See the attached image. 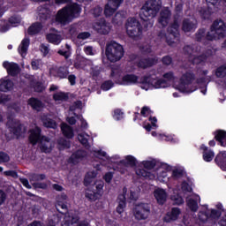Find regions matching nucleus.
<instances>
[{"label":"nucleus","mask_w":226,"mask_h":226,"mask_svg":"<svg viewBox=\"0 0 226 226\" xmlns=\"http://www.w3.org/2000/svg\"><path fill=\"white\" fill-rule=\"evenodd\" d=\"M28 133V142H30L32 146H36V144L41 142H50V138L41 134V128L40 126L30 129Z\"/></svg>","instance_id":"nucleus-7"},{"label":"nucleus","mask_w":226,"mask_h":226,"mask_svg":"<svg viewBox=\"0 0 226 226\" xmlns=\"http://www.w3.org/2000/svg\"><path fill=\"white\" fill-rule=\"evenodd\" d=\"M142 165L147 170H153L156 167V161H143Z\"/></svg>","instance_id":"nucleus-48"},{"label":"nucleus","mask_w":226,"mask_h":226,"mask_svg":"<svg viewBox=\"0 0 226 226\" xmlns=\"http://www.w3.org/2000/svg\"><path fill=\"white\" fill-rule=\"evenodd\" d=\"M151 215V207L147 203H139L133 207V215L136 220H147Z\"/></svg>","instance_id":"nucleus-8"},{"label":"nucleus","mask_w":226,"mask_h":226,"mask_svg":"<svg viewBox=\"0 0 226 226\" xmlns=\"http://www.w3.org/2000/svg\"><path fill=\"white\" fill-rule=\"evenodd\" d=\"M185 56H188V57H193V46L186 45L183 48Z\"/></svg>","instance_id":"nucleus-52"},{"label":"nucleus","mask_w":226,"mask_h":226,"mask_svg":"<svg viewBox=\"0 0 226 226\" xmlns=\"http://www.w3.org/2000/svg\"><path fill=\"white\" fill-rule=\"evenodd\" d=\"M30 40L28 38H24L21 41L20 46L18 49L20 56L24 57L27 54V50L29 49Z\"/></svg>","instance_id":"nucleus-34"},{"label":"nucleus","mask_w":226,"mask_h":226,"mask_svg":"<svg viewBox=\"0 0 226 226\" xmlns=\"http://www.w3.org/2000/svg\"><path fill=\"white\" fill-rule=\"evenodd\" d=\"M105 55L109 63H117L124 56V48H123V45L116 42V41H111V42L106 45Z\"/></svg>","instance_id":"nucleus-2"},{"label":"nucleus","mask_w":226,"mask_h":226,"mask_svg":"<svg viewBox=\"0 0 226 226\" xmlns=\"http://www.w3.org/2000/svg\"><path fill=\"white\" fill-rule=\"evenodd\" d=\"M119 165L124 167H137V158L133 155H126L124 159L119 161Z\"/></svg>","instance_id":"nucleus-28"},{"label":"nucleus","mask_w":226,"mask_h":226,"mask_svg":"<svg viewBox=\"0 0 226 226\" xmlns=\"http://www.w3.org/2000/svg\"><path fill=\"white\" fill-rule=\"evenodd\" d=\"M78 140L84 147H89V139H87L84 134H79Z\"/></svg>","instance_id":"nucleus-53"},{"label":"nucleus","mask_w":226,"mask_h":226,"mask_svg":"<svg viewBox=\"0 0 226 226\" xmlns=\"http://www.w3.org/2000/svg\"><path fill=\"white\" fill-rule=\"evenodd\" d=\"M211 81V76L201 77L196 79V84H206V82L209 83Z\"/></svg>","instance_id":"nucleus-61"},{"label":"nucleus","mask_w":226,"mask_h":226,"mask_svg":"<svg viewBox=\"0 0 226 226\" xmlns=\"http://www.w3.org/2000/svg\"><path fill=\"white\" fill-rule=\"evenodd\" d=\"M206 38V29L205 28H200L197 33L195 34V40L196 41H202V39Z\"/></svg>","instance_id":"nucleus-51"},{"label":"nucleus","mask_w":226,"mask_h":226,"mask_svg":"<svg viewBox=\"0 0 226 226\" xmlns=\"http://www.w3.org/2000/svg\"><path fill=\"white\" fill-rule=\"evenodd\" d=\"M187 206L192 213H197L199 210V203H197V200L193 199H190L187 200Z\"/></svg>","instance_id":"nucleus-45"},{"label":"nucleus","mask_w":226,"mask_h":226,"mask_svg":"<svg viewBox=\"0 0 226 226\" xmlns=\"http://www.w3.org/2000/svg\"><path fill=\"white\" fill-rule=\"evenodd\" d=\"M200 149V151H202V158L204 162H207V163L213 162V160L215 159V151L209 149V147H207L204 144H201Z\"/></svg>","instance_id":"nucleus-20"},{"label":"nucleus","mask_w":226,"mask_h":226,"mask_svg":"<svg viewBox=\"0 0 226 226\" xmlns=\"http://www.w3.org/2000/svg\"><path fill=\"white\" fill-rule=\"evenodd\" d=\"M153 86L155 89H164L165 87H169V83L163 79H159L154 82Z\"/></svg>","instance_id":"nucleus-42"},{"label":"nucleus","mask_w":226,"mask_h":226,"mask_svg":"<svg viewBox=\"0 0 226 226\" xmlns=\"http://www.w3.org/2000/svg\"><path fill=\"white\" fill-rule=\"evenodd\" d=\"M162 63L164 66H170L172 64V56L169 55L162 56Z\"/></svg>","instance_id":"nucleus-57"},{"label":"nucleus","mask_w":226,"mask_h":226,"mask_svg":"<svg viewBox=\"0 0 226 226\" xmlns=\"http://www.w3.org/2000/svg\"><path fill=\"white\" fill-rule=\"evenodd\" d=\"M56 20L59 24H63L64 26H65V24H70V22H72L73 19L70 15V12H68L66 7H64L57 11Z\"/></svg>","instance_id":"nucleus-14"},{"label":"nucleus","mask_w":226,"mask_h":226,"mask_svg":"<svg viewBox=\"0 0 226 226\" xmlns=\"http://www.w3.org/2000/svg\"><path fill=\"white\" fill-rule=\"evenodd\" d=\"M30 87L35 91V93H43V84L34 79L30 80Z\"/></svg>","instance_id":"nucleus-40"},{"label":"nucleus","mask_w":226,"mask_h":226,"mask_svg":"<svg viewBox=\"0 0 226 226\" xmlns=\"http://www.w3.org/2000/svg\"><path fill=\"white\" fill-rule=\"evenodd\" d=\"M41 121L44 128H52L53 130H56V128H57V123L56 122V120L50 118V116L49 115H42L41 117Z\"/></svg>","instance_id":"nucleus-26"},{"label":"nucleus","mask_w":226,"mask_h":226,"mask_svg":"<svg viewBox=\"0 0 226 226\" xmlns=\"http://www.w3.org/2000/svg\"><path fill=\"white\" fill-rule=\"evenodd\" d=\"M140 114L143 117H147V116H151V114H153V110H151L149 107L144 106L141 109Z\"/></svg>","instance_id":"nucleus-56"},{"label":"nucleus","mask_w":226,"mask_h":226,"mask_svg":"<svg viewBox=\"0 0 226 226\" xmlns=\"http://www.w3.org/2000/svg\"><path fill=\"white\" fill-rule=\"evenodd\" d=\"M53 100L55 102H68L70 95H68V93L57 92L53 94Z\"/></svg>","instance_id":"nucleus-38"},{"label":"nucleus","mask_w":226,"mask_h":226,"mask_svg":"<svg viewBox=\"0 0 226 226\" xmlns=\"http://www.w3.org/2000/svg\"><path fill=\"white\" fill-rule=\"evenodd\" d=\"M117 11V9L112 6L109 3L104 7V15L105 17H112Z\"/></svg>","instance_id":"nucleus-41"},{"label":"nucleus","mask_w":226,"mask_h":226,"mask_svg":"<svg viewBox=\"0 0 226 226\" xmlns=\"http://www.w3.org/2000/svg\"><path fill=\"white\" fill-rule=\"evenodd\" d=\"M172 17V11L169 7H164L160 11V16L158 18V24L162 27H167L170 22V18Z\"/></svg>","instance_id":"nucleus-10"},{"label":"nucleus","mask_w":226,"mask_h":226,"mask_svg":"<svg viewBox=\"0 0 226 226\" xmlns=\"http://www.w3.org/2000/svg\"><path fill=\"white\" fill-rule=\"evenodd\" d=\"M3 66L10 77H17L20 73V67L17 63L4 61Z\"/></svg>","instance_id":"nucleus-15"},{"label":"nucleus","mask_w":226,"mask_h":226,"mask_svg":"<svg viewBox=\"0 0 226 226\" xmlns=\"http://www.w3.org/2000/svg\"><path fill=\"white\" fill-rule=\"evenodd\" d=\"M179 215H181V209L179 207H172L170 212H167L164 216V222L166 223H170V222H176L177 218H179Z\"/></svg>","instance_id":"nucleus-23"},{"label":"nucleus","mask_w":226,"mask_h":226,"mask_svg":"<svg viewBox=\"0 0 226 226\" xmlns=\"http://www.w3.org/2000/svg\"><path fill=\"white\" fill-rule=\"evenodd\" d=\"M135 172L139 177H142L143 179H154V175L145 169L139 168L135 170Z\"/></svg>","instance_id":"nucleus-35"},{"label":"nucleus","mask_w":226,"mask_h":226,"mask_svg":"<svg viewBox=\"0 0 226 226\" xmlns=\"http://www.w3.org/2000/svg\"><path fill=\"white\" fill-rule=\"evenodd\" d=\"M94 29L99 34H109L110 33V23L105 18L98 19L94 24Z\"/></svg>","instance_id":"nucleus-11"},{"label":"nucleus","mask_w":226,"mask_h":226,"mask_svg":"<svg viewBox=\"0 0 226 226\" xmlns=\"http://www.w3.org/2000/svg\"><path fill=\"white\" fill-rule=\"evenodd\" d=\"M206 61H207V56L201 54L192 58V64H200L201 63H206Z\"/></svg>","instance_id":"nucleus-46"},{"label":"nucleus","mask_w":226,"mask_h":226,"mask_svg":"<svg viewBox=\"0 0 226 226\" xmlns=\"http://www.w3.org/2000/svg\"><path fill=\"white\" fill-rule=\"evenodd\" d=\"M215 77L217 79H225L226 77V63L222 64L215 69Z\"/></svg>","instance_id":"nucleus-39"},{"label":"nucleus","mask_w":226,"mask_h":226,"mask_svg":"<svg viewBox=\"0 0 226 226\" xmlns=\"http://www.w3.org/2000/svg\"><path fill=\"white\" fill-rule=\"evenodd\" d=\"M180 36L179 21L175 19L173 23H171L167 28V34L165 35L166 43L170 45V47H172L175 43L179 41Z\"/></svg>","instance_id":"nucleus-6"},{"label":"nucleus","mask_w":226,"mask_h":226,"mask_svg":"<svg viewBox=\"0 0 226 226\" xmlns=\"http://www.w3.org/2000/svg\"><path fill=\"white\" fill-rule=\"evenodd\" d=\"M10 160V154L6 152L0 151V163H8Z\"/></svg>","instance_id":"nucleus-54"},{"label":"nucleus","mask_w":226,"mask_h":226,"mask_svg":"<svg viewBox=\"0 0 226 226\" xmlns=\"http://www.w3.org/2000/svg\"><path fill=\"white\" fill-rule=\"evenodd\" d=\"M226 30L223 20H215L210 26V31L205 35V40L207 41H214V40H220L225 38Z\"/></svg>","instance_id":"nucleus-3"},{"label":"nucleus","mask_w":226,"mask_h":226,"mask_svg":"<svg viewBox=\"0 0 226 226\" xmlns=\"http://www.w3.org/2000/svg\"><path fill=\"white\" fill-rule=\"evenodd\" d=\"M114 178V173L109 171L107 172L104 177L103 179L106 183H110L112 181V179Z\"/></svg>","instance_id":"nucleus-64"},{"label":"nucleus","mask_w":226,"mask_h":226,"mask_svg":"<svg viewBox=\"0 0 226 226\" xmlns=\"http://www.w3.org/2000/svg\"><path fill=\"white\" fill-rule=\"evenodd\" d=\"M215 163L221 169V170L226 172V151H220L215 155Z\"/></svg>","instance_id":"nucleus-19"},{"label":"nucleus","mask_w":226,"mask_h":226,"mask_svg":"<svg viewBox=\"0 0 226 226\" xmlns=\"http://www.w3.org/2000/svg\"><path fill=\"white\" fill-rule=\"evenodd\" d=\"M197 29V21L190 19H184L182 21V31L184 33H193Z\"/></svg>","instance_id":"nucleus-22"},{"label":"nucleus","mask_w":226,"mask_h":226,"mask_svg":"<svg viewBox=\"0 0 226 226\" xmlns=\"http://www.w3.org/2000/svg\"><path fill=\"white\" fill-rule=\"evenodd\" d=\"M9 24H11V26H14L15 24H20V18L17 15L11 16L8 19Z\"/></svg>","instance_id":"nucleus-59"},{"label":"nucleus","mask_w":226,"mask_h":226,"mask_svg":"<svg viewBox=\"0 0 226 226\" xmlns=\"http://www.w3.org/2000/svg\"><path fill=\"white\" fill-rule=\"evenodd\" d=\"M84 158H87V151L84 149H78L69 157V163H72V165H79Z\"/></svg>","instance_id":"nucleus-12"},{"label":"nucleus","mask_w":226,"mask_h":226,"mask_svg":"<svg viewBox=\"0 0 226 226\" xmlns=\"http://www.w3.org/2000/svg\"><path fill=\"white\" fill-rule=\"evenodd\" d=\"M184 176V172H183V170H174L172 171V177H176L177 179L179 178V177H183Z\"/></svg>","instance_id":"nucleus-63"},{"label":"nucleus","mask_w":226,"mask_h":226,"mask_svg":"<svg viewBox=\"0 0 226 226\" xmlns=\"http://www.w3.org/2000/svg\"><path fill=\"white\" fill-rule=\"evenodd\" d=\"M171 200H173V204L175 206H181V204H185V200L179 194H175L171 196Z\"/></svg>","instance_id":"nucleus-49"},{"label":"nucleus","mask_w":226,"mask_h":226,"mask_svg":"<svg viewBox=\"0 0 226 226\" xmlns=\"http://www.w3.org/2000/svg\"><path fill=\"white\" fill-rule=\"evenodd\" d=\"M13 81H11V79H5L3 80L0 83V91H2L3 93H8V91H11L13 89Z\"/></svg>","instance_id":"nucleus-36"},{"label":"nucleus","mask_w":226,"mask_h":226,"mask_svg":"<svg viewBox=\"0 0 226 226\" xmlns=\"http://www.w3.org/2000/svg\"><path fill=\"white\" fill-rule=\"evenodd\" d=\"M69 15H71L72 19H77V17H80V13L82 12V7L77 3L68 4L65 6Z\"/></svg>","instance_id":"nucleus-18"},{"label":"nucleus","mask_w":226,"mask_h":226,"mask_svg":"<svg viewBox=\"0 0 226 226\" xmlns=\"http://www.w3.org/2000/svg\"><path fill=\"white\" fill-rule=\"evenodd\" d=\"M6 126L9 128L11 133H13L16 137H20L22 133V124L20 122L13 119L11 115L7 117Z\"/></svg>","instance_id":"nucleus-9"},{"label":"nucleus","mask_w":226,"mask_h":226,"mask_svg":"<svg viewBox=\"0 0 226 226\" xmlns=\"http://www.w3.org/2000/svg\"><path fill=\"white\" fill-rule=\"evenodd\" d=\"M112 116L115 121H121L124 117V112L121 109H116Z\"/></svg>","instance_id":"nucleus-50"},{"label":"nucleus","mask_w":226,"mask_h":226,"mask_svg":"<svg viewBox=\"0 0 226 226\" xmlns=\"http://www.w3.org/2000/svg\"><path fill=\"white\" fill-rule=\"evenodd\" d=\"M103 13V8H102L100 5H97L93 10V15L94 17H100Z\"/></svg>","instance_id":"nucleus-60"},{"label":"nucleus","mask_w":226,"mask_h":226,"mask_svg":"<svg viewBox=\"0 0 226 226\" xmlns=\"http://www.w3.org/2000/svg\"><path fill=\"white\" fill-rule=\"evenodd\" d=\"M41 29H43V25L41 22L36 21L28 27L27 33L29 36H34L36 34H40V33H41Z\"/></svg>","instance_id":"nucleus-27"},{"label":"nucleus","mask_w":226,"mask_h":226,"mask_svg":"<svg viewBox=\"0 0 226 226\" xmlns=\"http://www.w3.org/2000/svg\"><path fill=\"white\" fill-rule=\"evenodd\" d=\"M40 144V149H41V153H50L51 149L49 147V142L47 141H42L41 143H38Z\"/></svg>","instance_id":"nucleus-55"},{"label":"nucleus","mask_w":226,"mask_h":226,"mask_svg":"<svg viewBox=\"0 0 226 226\" xmlns=\"http://www.w3.org/2000/svg\"><path fill=\"white\" fill-rule=\"evenodd\" d=\"M50 72L51 75L56 77V79H68V75H70V71L66 66L53 68Z\"/></svg>","instance_id":"nucleus-17"},{"label":"nucleus","mask_w":226,"mask_h":226,"mask_svg":"<svg viewBox=\"0 0 226 226\" xmlns=\"http://www.w3.org/2000/svg\"><path fill=\"white\" fill-rule=\"evenodd\" d=\"M195 80V73L192 72H185L180 78V83L178 85V89L181 93H193L197 91L196 86H192Z\"/></svg>","instance_id":"nucleus-4"},{"label":"nucleus","mask_w":226,"mask_h":226,"mask_svg":"<svg viewBox=\"0 0 226 226\" xmlns=\"http://www.w3.org/2000/svg\"><path fill=\"white\" fill-rule=\"evenodd\" d=\"M28 105L33 109V110H36L37 112H41V109L45 107V103L36 97H31L28 99Z\"/></svg>","instance_id":"nucleus-25"},{"label":"nucleus","mask_w":226,"mask_h":226,"mask_svg":"<svg viewBox=\"0 0 226 226\" xmlns=\"http://www.w3.org/2000/svg\"><path fill=\"white\" fill-rule=\"evenodd\" d=\"M40 63H41V60L40 59H34L32 60L31 62V67H32V70H40Z\"/></svg>","instance_id":"nucleus-62"},{"label":"nucleus","mask_w":226,"mask_h":226,"mask_svg":"<svg viewBox=\"0 0 226 226\" xmlns=\"http://www.w3.org/2000/svg\"><path fill=\"white\" fill-rule=\"evenodd\" d=\"M61 130L65 139H72L75 136V134L73 133V128L68 125V124L66 123H63L61 124Z\"/></svg>","instance_id":"nucleus-32"},{"label":"nucleus","mask_w":226,"mask_h":226,"mask_svg":"<svg viewBox=\"0 0 226 226\" xmlns=\"http://www.w3.org/2000/svg\"><path fill=\"white\" fill-rule=\"evenodd\" d=\"M56 147L58 151H64V149H70V147H72V141L64 138H59L56 140Z\"/></svg>","instance_id":"nucleus-31"},{"label":"nucleus","mask_w":226,"mask_h":226,"mask_svg":"<svg viewBox=\"0 0 226 226\" xmlns=\"http://www.w3.org/2000/svg\"><path fill=\"white\" fill-rule=\"evenodd\" d=\"M38 11L39 20H41V22H45V20H49V19H50V10H49L48 8L40 6L38 8Z\"/></svg>","instance_id":"nucleus-33"},{"label":"nucleus","mask_w":226,"mask_h":226,"mask_svg":"<svg viewBox=\"0 0 226 226\" xmlns=\"http://www.w3.org/2000/svg\"><path fill=\"white\" fill-rule=\"evenodd\" d=\"M114 87V82L110 79L105 80L101 85V89L102 91H110Z\"/></svg>","instance_id":"nucleus-47"},{"label":"nucleus","mask_w":226,"mask_h":226,"mask_svg":"<svg viewBox=\"0 0 226 226\" xmlns=\"http://www.w3.org/2000/svg\"><path fill=\"white\" fill-rule=\"evenodd\" d=\"M124 0H109L108 3L113 6L114 8H117V10L123 4Z\"/></svg>","instance_id":"nucleus-58"},{"label":"nucleus","mask_w":226,"mask_h":226,"mask_svg":"<svg viewBox=\"0 0 226 226\" xmlns=\"http://www.w3.org/2000/svg\"><path fill=\"white\" fill-rule=\"evenodd\" d=\"M137 82H139V76L135 74H125L122 79L115 80V84L119 86H132V84H137Z\"/></svg>","instance_id":"nucleus-13"},{"label":"nucleus","mask_w":226,"mask_h":226,"mask_svg":"<svg viewBox=\"0 0 226 226\" xmlns=\"http://www.w3.org/2000/svg\"><path fill=\"white\" fill-rule=\"evenodd\" d=\"M139 84L153 86V84H154V79L151 77V74L145 75L140 78Z\"/></svg>","instance_id":"nucleus-43"},{"label":"nucleus","mask_w":226,"mask_h":226,"mask_svg":"<svg viewBox=\"0 0 226 226\" xmlns=\"http://www.w3.org/2000/svg\"><path fill=\"white\" fill-rule=\"evenodd\" d=\"M161 9V0H147L140 9L139 19L143 20V22H147L151 20V19H154Z\"/></svg>","instance_id":"nucleus-1"},{"label":"nucleus","mask_w":226,"mask_h":226,"mask_svg":"<svg viewBox=\"0 0 226 226\" xmlns=\"http://www.w3.org/2000/svg\"><path fill=\"white\" fill-rule=\"evenodd\" d=\"M125 29L129 38H139L142 36V25L135 18H128L125 22Z\"/></svg>","instance_id":"nucleus-5"},{"label":"nucleus","mask_w":226,"mask_h":226,"mask_svg":"<svg viewBox=\"0 0 226 226\" xmlns=\"http://www.w3.org/2000/svg\"><path fill=\"white\" fill-rule=\"evenodd\" d=\"M214 136L215 142H217V146H221V147H226V131L222 129L216 130L214 132Z\"/></svg>","instance_id":"nucleus-21"},{"label":"nucleus","mask_w":226,"mask_h":226,"mask_svg":"<svg viewBox=\"0 0 226 226\" xmlns=\"http://www.w3.org/2000/svg\"><path fill=\"white\" fill-rule=\"evenodd\" d=\"M154 197L161 206H163L167 202V192L163 189H158L154 191Z\"/></svg>","instance_id":"nucleus-29"},{"label":"nucleus","mask_w":226,"mask_h":226,"mask_svg":"<svg viewBox=\"0 0 226 226\" xmlns=\"http://www.w3.org/2000/svg\"><path fill=\"white\" fill-rule=\"evenodd\" d=\"M117 200L118 203V206L117 207V213H118V215H122V213H124V207H126V195L119 194Z\"/></svg>","instance_id":"nucleus-30"},{"label":"nucleus","mask_w":226,"mask_h":226,"mask_svg":"<svg viewBox=\"0 0 226 226\" xmlns=\"http://www.w3.org/2000/svg\"><path fill=\"white\" fill-rule=\"evenodd\" d=\"M220 216H222V212L216 209H211L210 214L207 211L199 213V220L200 222H203V223H206L209 218L216 220V218H219Z\"/></svg>","instance_id":"nucleus-16"},{"label":"nucleus","mask_w":226,"mask_h":226,"mask_svg":"<svg viewBox=\"0 0 226 226\" xmlns=\"http://www.w3.org/2000/svg\"><path fill=\"white\" fill-rule=\"evenodd\" d=\"M65 49L66 50H58L57 54H59V56H63V57H64L65 59H68L70 56H72V52L70 51L72 50V46H70V44H65Z\"/></svg>","instance_id":"nucleus-44"},{"label":"nucleus","mask_w":226,"mask_h":226,"mask_svg":"<svg viewBox=\"0 0 226 226\" xmlns=\"http://www.w3.org/2000/svg\"><path fill=\"white\" fill-rule=\"evenodd\" d=\"M156 64V58L147 57L141 58L137 64L138 68H141L142 70H146L147 68H151V66H154Z\"/></svg>","instance_id":"nucleus-24"},{"label":"nucleus","mask_w":226,"mask_h":226,"mask_svg":"<svg viewBox=\"0 0 226 226\" xmlns=\"http://www.w3.org/2000/svg\"><path fill=\"white\" fill-rule=\"evenodd\" d=\"M46 40L49 43H53V45H59L61 43V35L56 34H48L46 35Z\"/></svg>","instance_id":"nucleus-37"}]
</instances>
